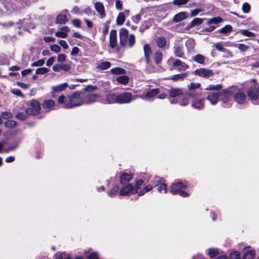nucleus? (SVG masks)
I'll list each match as a JSON object with an SVG mask.
<instances>
[{
	"label": "nucleus",
	"instance_id": "obj_51",
	"mask_svg": "<svg viewBox=\"0 0 259 259\" xmlns=\"http://www.w3.org/2000/svg\"><path fill=\"white\" fill-rule=\"evenodd\" d=\"M189 0H174L172 4L175 5L181 6L183 5L186 4Z\"/></svg>",
	"mask_w": 259,
	"mask_h": 259
},
{
	"label": "nucleus",
	"instance_id": "obj_61",
	"mask_svg": "<svg viewBox=\"0 0 259 259\" xmlns=\"http://www.w3.org/2000/svg\"><path fill=\"white\" fill-rule=\"evenodd\" d=\"M71 12L78 15H82L83 14L82 11H79V9L77 7H74L72 10Z\"/></svg>",
	"mask_w": 259,
	"mask_h": 259
},
{
	"label": "nucleus",
	"instance_id": "obj_35",
	"mask_svg": "<svg viewBox=\"0 0 259 259\" xmlns=\"http://www.w3.org/2000/svg\"><path fill=\"white\" fill-rule=\"evenodd\" d=\"M145 9H142L139 14L136 15L132 18V21L136 24L139 23L141 20V17L144 14Z\"/></svg>",
	"mask_w": 259,
	"mask_h": 259
},
{
	"label": "nucleus",
	"instance_id": "obj_14",
	"mask_svg": "<svg viewBox=\"0 0 259 259\" xmlns=\"http://www.w3.org/2000/svg\"><path fill=\"white\" fill-rule=\"evenodd\" d=\"M70 31L67 26L62 27L59 30L55 33L56 36L61 38H66L67 36V33Z\"/></svg>",
	"mask_w": 259,
	"mask_h": 259
},
{
	"label": "nucleus",
	"instance_id": "obj_11",
	"mask_svg": "<svg viewBox=\"0 0 259 259\" xmlns=\"http://www.w3.org/2000/svg\"><path fill=\"white\" fill-rule=\"evenodd\" d=\"M82 96L83 103L84 104H91L95 102L99 96L97 94H89Z\"/></svg>",
	"mask_w": 259,
	"mask_h": 259
},
{
	"label": "nucleus",
	"instance_id": "obj_53",
	"mask_svg": "<svg viewBox=\"0 0 259 259\" xmlns=\"http://www.w3.org/2000/svg\"><path fill=\"white\" fill-rule=\"evenodd\" d=\"M218 253V251L217 249L214 248H210L208 250V254L210 257H213L215 255H217Z\"/></svg>",
	"mask_w": 259,
	"mask_h": 259
},
{
	"label": "nucleus",
	"instance_id": "obj_21",
	"mask_svg": "<svg viewBox=\"0 0 259 259\" xmlns=\"http://www.w3.org/2000/svg\"><path fill=\"white\" fill-rule=\"evenodd\" d=\"M106 101L109 104L118 103V95L109 93L106 95Z\"/></svg>",
	"mask_w": 259,
	"mask_h": 259
},
{
	"label": "nucleus",
	"instance_id": "obj_58",
	"mask_svg": "<svg viewBox=\"0 0 259 259\" xmlns=\"http://www.w3.org/2000/svg\"><path fill=\"white\" fill-rule=\"evenodd\" d=\"M189 103V100L188 99V97L187 96H186L184 97L182 99V100L180 102V104L181 106H186V105H188Z\"/></svg>",
	"mask_w": 259,
	"mask_h": 259
},
{
	"label": "nucleus",
	"instance_id": "obj_52",
	"mask_svg": "<svg viewBox=\"0 0 259 259\" xmlns=\"http://www.w3.org/2000/svg\"><path fill=\"white\" fill-rule=\"evenodd\" d=\"M234 46H237L238 49L242 51H245L249 48L248 46L242 44H234Z\"/></svg>",
	"mask_w": 259,
	"mask_h": 259
},
{
	"label": "nucleus",
	"instance_id": "obj_48",
	"mask_svg": "<svg viewBox=\"0 0 259 259\" xmlns=\"http://www.w3.org/2000/svg\"><path fill=\"white\" fill-rule=\"evenodd\" d=\"M49 71V69L46 67H41L36 69V73L37 74H45Z\"/></svg>",
	"mask_w": 259,
	"mask_h": 259
},
{
	"label": "nucleus",
	"instance_id": "obj_40",
	"mask_svg": "<svg viewBox=\"0 0 259 259\" xmlns=\"http://www.w3.org/2000/svg\"><path fill=\"white\" fill-rule=\"evenodd\" d=\"M156 44L158 47L163 48L166 44V40L163 36H160L156 39Z\"/></svg>",
	"mask_w": 259,
	"mask_h": 259
},
{
	"label": "nucleus",
	"instance_id": "obj_27",
	"mask_svg": "<svg viewBox=\"0 0 259 259\" xmlns=\"http://www.w3.org/2000/svg\"><path fill=\"white\" fill-rule=\"evenodd\" d=\"M143 49L145 54V61L146 63H148L149 61V56L151 53V48L149 45H148V44H145L144 46Z\"/></svg>",
	"mask_w": 259,
	"mask_h": 259
},
{
	"label": "nucleus",
	"instance_id": "obj_22",
	"mask_svg": "<svg viewBox=\"0 0 259 259\" xmlns=\"http://www.w3.org/2000/svg\"><path fill=\"white\" fill-rule=\"evenodd\" d=\"M188 15L186 12H181L175 15L173 17V21L177 23L179 22L188 17Z\"/></svg>",
	"mask_w": 259,
	"mask_h": 259
},
{
	"label": "nucleus",
	"instance_id": "obj_15",
	"mask_svg": "<svg viewBox=\"0 0 259 259\" xmlns=\"http://www.w3.org/2000/svg\"><path fill=\"white\" fill-rule=\"evenodd\" d=\"M95 9L99 14L101 18H104L105 16V12L103 5L100 2H96L95 4Z\"/></svg>",
	"mask_w": 259,
	"mask_h": 259
},
{
	"label": "nucleus",
	"instance_id": "obj_19",
	"mask_svg": "<svg viewBox=\"0 0 259 259\" xmlns=\"http://www.w3.org/2000/svg\"><path fill=\"white\" fill-rule=\"evenodd\" d=\"M172 66L178 67V70L179 71L185 70L189 68V66L187 64L182 62L179 59L175 60L172 64Z\"/></svg>",
	"mask_w": 259,
	"mask_h": 259
},
{
	"label": "nucleus",
	"instance_id": "obj_55",
	"mask_svg": "<svg viewBox=\"0 0 259 259\" xmlns=\"http://www.w3.org/2000/svg\"><path fill=\"white\" fill-rule=\"evenodd\" d=\"M230 259H240V254L237 251H233L230 254Z\"/></svg>",
	"mask_w": 259,
	"mask_h": 259
},
{
	"label": "nucleus",
	"instance_id": "obj_36",
	"mask_svg": "<svg viewBox=\"0 0 259 259\" xmlns=\"http://www.w3.org/2000/svg\"><path fill=\"white\" fill-rule=\"evenodd\" d=\"M159 93V91L158 89H152L146 93L145 97L149 98H153L158 94Z\"/></svg>",
	"mask_w": 259,
	"mask_h": 259
},
{
	"label": "nucleus",
	"instance_id": "obj_13",
	"mask_svg": "<svg viewBox=\"0 0 259 259\" xmlns=\"http://www.w3.org/2000/svg\"><path fill=\"white\" fill-rule=\"evenodd\" d=\"M68 84L66 82H65V83H61L60 84H59V85H56V86H53L52 87V94L53 95H54V94L55 93H59L64 90H66V89L67 88ZM54 97V96H53Z\"/></svg>",
	"mask_w": 259,
	"mask_h": 259
},
{
	"label": "nucleus",
	"instance_id": "obj_23",
	"mask_svg": "<svg viewBox=\"0 0 259 259\" xmlns=\"http://www.w3.org/2000/svg\"><path fill=\"white\" fill-rule=\"evenodd\" d=\"M246 97L243 92H239L235 94L234 100L239 104H243L246 100Z\"/></svg>",
	"mask_w": 259,
	"mask_h": 259
},
{
	"label": "nucleus",
	"instance_id": "obj_60",
	"mask_svg": "<svg viewBox=\"0 0 259 259\" xmlns=\"http://www.w3.org/2000/svg\"><path fill=\"white\" fill-rule=\"evenodd\" d=\"M50 50L55 53H59L61 51V48L57 45H54L50 47Z\"/></svg>",
	"mask_w": 259,
	"mask_h": 259
},
{
	"label": "nucleus",
	"instance_id": "obj_29",
	"mask_svg": "<svg viewBox=\"0 0 259 259\" xmlns=\"http://www.w3.org/2000/svg\"><path fill=\"white\" fill-rule=\"evenodd\" d=\"M188 75V73H180L176 75H174L171 77V79L175 81H177L179 80H183L185 78H186Z\"/></svg>",
	"mask_w": 259,
	"mask_h": 259
},
{
	"label": "nucleus",
	"instance_id": "obj_37",
	"mask_svg": "<svg viewBox=\"0 0 259 259\" xmlns=\"http://www.w3.org/2000/svg\"><path fill=\"white\" fill-rule=\"evenodd\" d=\"M254 252L252 250H247L243 255L242 259H253L254 257Z\"/></svg>",
	"mask_w": 259,
	"mask_h": 259
},
{
	"label": "nucleus",
	"instance_id": "obj_26",
	"mask_svg": "<svg viewBox=\"0 0 259 259\" xmlns=\"http://www.w3.org/2000/svg\"><path fill=\"white\" fill-rule=\"evenodd\" d=\"M110 66V62L102 61L97 64L96 68L100 70H105L108 69Z\"/></svg>",
	"mask_w": 259,
	"mask_h": 259
},
{
	"label": "nucleus",
	"instance_id": "obj_42",
	"mask_svg": "<svg viewBox=\"0 0 259 259\" xmlns=\"http://www.w3.org/2000/svg\"><path fill=\"white\" fill-rule=\"evenodd\" d=\"M239 32L243 35L248 37H254L255 36L254 33L246 29L241 30Z\"/></svg>",
	"mask_w": 259,
	"mask_h": 259
},
{
	"label": "nucleus",
	"instance_id": "obj_10",
	"mask_svg": "<svg viewBox=\"0 0 259 259\" xmlns=\"http://www.w3.org/2000/svg\"><path fill=\"white\" fill-rule=\"evenodd\" d=\"M231 96V92L228 90H223L222 92L219 93V99L224 104L229 102Z\"/></svg>",
	"mask_w": 259,
	"mask_h": 259
},
{
	"label": "nucleus",
	"instance_id": "obj_45",
	"mask_svg": "<svg viewBox=\"0 0 259 259\" xmlns=\"http://www.w3.org/2000/svg\"><path fill=\"white\" fill-rule=\"evenodd\" d=\"M58 102L60 104H63L64 107L65 108V105L68 102V97L66 98L64 95H61L59 97Z\"/></svg>",
	"mask_w": 259,
	"mask_h": 259
},
{
	"label": "nucleus",
	"instance_id": "obj_47",
	"mask_svg": "<svg viewBox=\"0 0 259 259\" xmlns=\"http://www.w3.org/2000/svg\"><path fill=\"white\" fill-rule=\"evenodd\" d=\"M162 58V54L161 52H156L154 54V59L157 64H159Z\"/></svg>",
	"mask_w": 259,
	"mask_h": 259
},
{
	"label": "nucleus",
	"instance_id": "obj_3",
	"mask_svg": "<svg viewBox=\"0 0 259 259\" xmlns=\"http://www.w3.org/2000/svg\"><path fill=\"white\" fill-rule=\"evenodd\" d=\"M185 188V185L183 183H176L171 185L170 192L174 195L178 194L183 197H187L189 196V194L183 190Z\"/></svg>",
	"mask_w": 259,
	"mask_h": 259
},
{
	"label": "nucleus",
	"instance_id": "obj_57",
	"mask_svg": "<svg viewBox=\"0 0 259 259\" xmlns=\"http://www.w3.org/2000/svg\"><path fill=\"white\" fill-rule=\"evenodd\" d=\"M18 147V144L16 143L10 146L9 147L5 149V151L6 152H9L11 151L15 150Z\"/></svg>",
	"mask_w": 259,
	"mask_h": 259
},
{
	"label": "nucleus",
	"instance_id": "obj_41",
	"mask_svg": "<svg viewBox=\"0 0 259 259\" xmlns=\"http://www.w3.org/2000/svg\"><path fill=\"white\" fill-rule=\"evenodd\" d=\"M116 24L119 25H122L125 21V15L123 13H120L116 18Z\"/></svg>",
	"mask_w": 259,
	"mask_h": 259
},
{
	"label": "nucleus",
	"instance_id": "obj_34",
	"mask_svg": "<svg viewBox=\"0 0 259 259\" xmlns=\"http://www.w3.org/2000/svg\"><path fill=\"white\" fill-rule=\"evenodd\" d=\"M233 31V28L230 25H227L219 30L220 33L228 34Z\"/></svg>",
	"mask_w": 259,
	"mask_h": 259
},
{
	"label": "nucleus",
	"instance_id": "obj_62",
	"mask_svg": "<svg viewBox=\"0 0 259 259\" xmlns=\"http://www.w3.org/2000/svg\"><path fill=\"white\" fill-rule=\"evenodd\" d=\"M59 44L64 49H67L68 48V46L65 40H60Z\"/></svg>",
	"mask_w": 259,
	"mask_h": 259
},
{
	"label": "nucleus",
	"instance_id": "obj_33",
	"mask_svg": "<svg viewBox=\"0 0 259 259\" xmlns=\"http://www.w3.org/2000/svg\"><path fill=\"white\" fill-rule=\"evenodd\" d=\"M205 60V57L201 54L196 55L193 57V60L194 61L201 64H204Z\"/></svg>",
	"mask_w": 259,
	"mask_h": 259
},
{
	"label": "nucleus",
	"instance_id": "obj_24",
	"mask_svg": "<svg viewBox=\"0 0 259 259\" xmlns=\"http://www.w3.org/2000/svg\"><path fill=\"white\" fill-rule=\"evenodd\" d=\"M133 175L131 173H123L120 178V183L121 184H126L132 179Z\"/></svg>",
	"mask_w": 259,
	"mask_h": 259
},
{
	"label": "nucleus",
	"instance_id": "obj_46",
	"mask_svg": "<svg viewBox=\"0 0 259 259\" xmlns=\"http://www.w3.org/2000/svg\"><path fill=\"white\" fill-rule=\"evenodd\" d=\"M201 84L199 83L191 82L188 85V88L190 90H193L199 88Z\"/></svg>",
	"mask_w": 259,
	"mask_h": 259
},
{
	"label": "nucleus",
	"instance_id": "obj_4",
	"mask_svg": "<svg viewBox=\"0 0 259 259\" xmlns=\"http://www.w3.org/2000/svg\"><path fill=\"white\" fill-rule=\"evenodd\" d=\"M248 95L255 105L259 104V84H255L248 90Z\"/></svg>",
	"mask_w": 259,
	"mask_h": 259
},
{
	"label": "nucleus",
	"instance_id": "obj_25",
	"mask_svg": "<svg viewBox=\"0 0 259 259\" xmlns=\"http://www.w3.org/2000/svg\"><path fill=\"white\" fill-rule=\"evenodd\" d=\"M55 105V101L53 100H45L42 104V107L44 109L50 110Z\"/></svg>",
	"mask_w": 259,
	"mask_h": 259
},
{
	"label": "nucleus",
	"instance_id": "obj_5",
	"mask_svg": "<svg viewBox=\"0 0 259 259\" xmlns=\"http://www.w3.org/2000/svg\"><path fill=\"white\" fill-rule=\"evenodd\" d=\"M29 105L30 107L27 108L25 110L27 114L32 115L38 113L40 109V106L37 100H31Z\"/></svg>",
	"mask_w": 259,
	"mask_h": 259
},
{
	"label": "nucleus",
	"instance_id": "obj_20",
	"mask_svg": "<svg viewBox=\"0 0 259 259\" xmlns=\"http://www.w3.org/2000/svg\"><path fill=\"white\" fill-rule=\"evenodd\" d=\"M219 98V93L214 92L209 93L206 98L207 100H208L212 105L217 104Z\"/></svg>",
	"mask_w": 259,
	"mask_h": 259
},
{
	"label": "nucleus",
	"instance_id": "obj_43",
	"mask_svg": "<svg viewBox=\"0 0 259 259\" xmlns=\"http://www.w3.org/2000/svg\"><path fill=\"white\" fill-rule=\"evenodd\" d=\"M223 19L221 17H214L209 20L207 22V24L210 25L211 24H218L221 23Z\"/></svg>",
	"mask_w": 259,
	"mask_h": 259
},
{
	"label": "nucleus",
	"instance_id": "obj_50",
	"mask_svg": "<svg viewBox=\"0 0 259 259\" xmlns=\"http://www.w3.org/2000/svg\"><path fill=\"white\" fill-rule=\"evenodd\" d=\"M242 10L245 13H248L250 11V6L247 3H245L242 6Z\"/></svg>",
	"mask_w": 259,
	"mask_h": 259
},
{
	"label": "nucleus",
	"instance_id": "obj_28",
	"mask_svg": "<svg viewBox=\"0 0 259 259\" xmlns=\"http://www.w3.org/2000/svg\"><path fill=\"white\" fill-rule=\"evenodd\" d=\"M116 80L118 83L126 85L129 81V78L126 75H121L116 78Z\"/></svg>",
	"mask_w": 259,
	"mask_h": 259
},
{
	"label": "nucleus",
	"instance_id": "obj_16",
	"mask_svg": "<svg viewBox=\"0 0 259 259\" xmlns=\"http://www.w3.org/2000/svg\"><path fill=\"white\" fill-rule=\"evenodd\" d=\"M174 53L176 57L180 58L184 57V52L183 51V45L179 43L176 44L174 47Z\"/></svg>",
	"mask_w": 259,
	"mask_h": 259
},
{
	"label": "nucleus",
	"instance_id": "obj_44",
	"mask_svg": "<svg viewBox=\"0 0 259 259\" xmlns=\"http://www.w3.org/2000/svg\"><path fill=\"white\" fill-rule=\"evenodd\" d=\"M119 190V187L117 185H115L109 192V195L111 197H113L117 195Z\"/></svg>",
	"mask_w": 259,
	"mask_h": 259
},
{
	"label": "nucleus",
	"instance_id": "obj_9",
	"mask_svg": "<svg viewBox=\"0 0 259 259\" xmlns=\"http://www.w3.org/2000/svg\"><path fill=\"white\" fill-rule=\"evenodd\" d=\"M154 181L157 185H159L157 188L158 192L163 193H166V186L164 184V180L160 177H155Z\"/></svg>",
	"mask_w": 259,
	"mask_h": 259
},
{
	"label": "nucleus",
	"instance_id": "obj_6",
	"mask_svg": "<svg viewBox=\"0 0 259 259\" xmlns=\"http://www.w3.org/2000/svg\"><path fill=\"white\" fill-rule=\"evenodd\" d=\"M194 73L201 77L208 78L212 76L214 74L212 70L201 68L195 70Z\"/></svg>",
	"mask_w": 259,
	"mask_h": 259
},
{
	"label": "nucleus",
	"instance_id": "obj_59",
	"mask_svg": "<svg viewBox=\"0 0 259 259\" xmlns=\"http://www.w3.org/2000/svg\"><path fill=\"white\" fill-rule=\"evenodd\" d=\"M45 63V60L41 59L37 61H35L31 64V66H42Z\"/></svg>",
	"mask_w": 259,
	"mask_h": 259
},
{
	"label": "nucleus",
	"instance_id": "obj_32",
	"mask_svg": "<svg viewBox=\"0 0 259 259\" xmlns=\"http://www.w3.org/2000/svg\"><path fill=\"white\" fill-rule=\"evenodd\" d=\"M203 20L201 18H196L194 19L188 25V28L194 27L202 24Z\"/></svg>",
	"mask_w": 259,
	"mask_h": 259
},
{
	"label": "nucleus",
	"instance_id": "obj_54",
	"mask_svg": "<svg viewBox=\"0 0 259 259\" xmlns=\"http://www.w3.org/2000/svg\"><path fill=\"white\" fill-rule=\"evenodd\" d=\"M213 47L219 51L225 52L226 51V49L223 47L221 42L214 44Z\"/></svg>",
	"mask_w": 259,
	"mask_h": 259
},
{
	"label": "nucleus",
	"instance_id": "obj_63",
	"mask_svg": "<svg viewBox=\"0 0 259 259\" xmlns=\"http://www.w3.org/2000/svg\"><path fill=\"white\" fill-rule=\"evenodd\" d=\"M201 11V9H195L191 11L190 16L191 17L197 15Z\"/></svg>",
	"mask_w": 259,
	"mask_h": 259
},
{
	"label": "nucleus",
	"instance_id": "obj_30",
	"mask_svg": "<svg viewBox=\"0 0 259 259\" xmlns=\"http://www.w3.org/2000/svg\"><path fill=\"white\" fill-rule=\"evenodd\" d=\"M195 45V41L194 39L192 38L188 39L186 43L185 46L188 49V52H189L193 50Z\"/></svg>",
	"mask_w": 259,
	"mask_h": 259
},
{
	"label": "nucleus",
	"instance_id": "obj_64",
	"mask_svg": "<svg viewBox=\"0 0 259 259\" xmlns=\"http://www.w3.org/2000/svg\"><path fill=\"white\" fill-rule=\"evenodd\" d=\"M88 259H98V255L96 252L90 253L88 256Z\"/></svg>",
	"mask_w": 259,
	"mask_h": 259
},
{
	"label": "nucleus",
	"instance_id": "obj_2",
	"mask_svg": "<svg viewBox=\"0 0 259 259\" xmlns=\"http://www.w3.org/2000/svg\"><path fill=\"white\" fill-rule=\"evenodd\" d=\"M83 103L82 96L80 93L75 92L68 97V102L65 105V108H71L80 106Z\"/></svg>",
	"mask_w": 259,
	"mask_h": 259
},
{
	"label": "nucleus",
	"instance_id": "obj_7",
	"mask_svg": "<svg viewBox=\"0 0 259 259\" xmlns=\"http://www.w3.org/2000/svg\"><path fill=\"white\" fill-rule=\"evenodd\" d=\"M137 193L136 189H134L133 185L128 183L121 189L119 194L121 196H125L128 195L129 194H134Z\"/></svg>",
	"mask_w": 259,
	"mask_h": 259
},
{
	"label": "nucleus",
	"instance_id": "obj_8",
	"mask_svg": "<svg viewBox=\"0 0 259 259\" xmlns=\"http://www.w3.org/2000/svg\"><path fill=\"white\" fill-rule=\"evenodd\" d=\"M133 99V96L130 93H124L118 95V103L125 104L130 103Z\"/></svg>",
	"mask_w": 259,
	"mask_h": 259
},
{
	"label": "nucleus",
	"instance_id": "obj_49",
	"mask_svg": "<svg viewBox=\"0 0 259 259\" xmlns=\"http://www.w3.org/2000/svg\"><path fill=\"white\" fill-rule=\"evenodd\" d=\"M222 88V85L221 84H217V85H209L207 88L206 90H219L221 89Z\"/></svg>",
	"mask_w": 259,
	"mask_h": 259
},
{
	"label": "nucleus",
	"instance_id": "obj_17",
	"mask_svg": "<svg viewBox=\"0 0 259 259\" xmlns=\"http://www.w3.org/2000/svg\"><path fill=\"white\" fill-rule=\"evenodd\" d=\"M67 13L66 10L62 11V14H59L56 19V22L58 24H65L68 21V19L65 13Z\"/></svg>",
	"mask_w": 259,
	"mask_h": 259
},
{
	"label": "nucleus",
	"instance_id": "obj_12",
	"mask_svg": "<svg viewBox=\"0 0 259 259\" xmlns=\"http://www.w3.org/2000/svg\"><path fill=\"white\" fill-rule=\"evenodd\" d=\"M117 44L116 31L112 30L110 32L109 37V47L111 48H114Z\"/></svg>",
	"mask_w": 259,
	"mask_h": 259
},
{
	"label": "nucleus",
	"instance_id": "obj_1",
	"mask_svg": "<svg viewBox=\"0 0 259 259\" xmlns=\"http://www.w3.org/2000/svg\"><path fill=\"white\" fill-rule=\"evenodd\" d=\"M120 44L122 46L127 45L128 47H132L135 42V37L132 34L128 36V32L124 28L120 29L119 31Z\"/></svg>",
	"mask_w": 259,
	"mask_h": 259
},
{
	"label": "nucleus",
	"instance_id": "obj_39",
	"mask_svg": "<svg viewBox=\"0 0 259 259\" xmlns=\"http://www.w3.org/2000/svg\"><path fill=\"white\" fill-rule=\"evenodd\" d=\"M55 259H71L69 254L66 252H58L56 254Z\"/></svg>",
	"mask_w": 259,
	"mask_h": 259
},
{
	"label": "nucleus",
	"instance_id": "obj_38",
	"mask_svg": "<svg viewBox=\"0 0 259 259\" xmlns=\"http://www.w3.org/2000/svg\"><path fill=\"white\" fill-rule=\"evenodd\" d=\"M111 73L113 74H124L125 73V70L120 67H115L112 68L110 70Z\"/></svg>",
	"mask_w": 259,
	"mask_h": 259
},
{
	"label": "nucleus",
	"instance_id": "obj_18",
	"mask_svg": "<svg viewBox=\"0 0 259 259\" xmlns=\"http://www.w3.org/2000/svg\"><path fill=\"white\" fill-rule=\"evenodd\" d=\"M204 100L203 99H194L191 103V105L193 108L202 109L204 107Z\"/></svg>",
	"mask_w": 259,
	"mask_h": 259
},
{
	"label": "nucleus",
	"instance_id": "obj_31",
	"mask_svg": "<svg viewBox=\"0 0 259 259\" xmlns=\"http://www.w3.org/2000/svg\"><path fill=\"white\" fill-rule=\"evenodd\" d=\"M183 94V91L179 88L171 89L169 91V96L171 97H175Z\"/></svg>",
	"mask_w": 259,
	"mask_h": 259
},
{
	"label": "nucleus",
	"instance_id": "obj_56",
	"mask_svg": "<svg viewBox=\"0 0 259 259\" xmlns=\"http://www.w3.org/2000/svg\"><path fill=\"white\" fill-rule=\"evenodd\" d=\"M143 183V181L141 179H139L136 181L134 189H136L137 193L138 192V190L141 188V186L142 185Z\"/></svg>",
	"mask_w": 259,
	"mask_h": 259
}]
</instances>
